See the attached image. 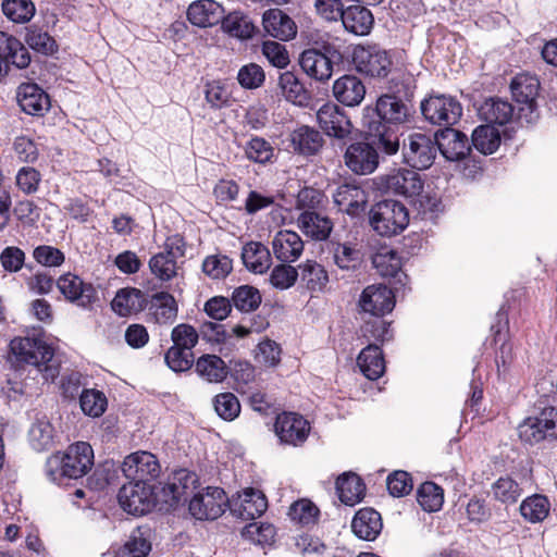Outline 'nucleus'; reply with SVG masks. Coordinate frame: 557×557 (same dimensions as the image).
Returning a JSON list of instances; mask_svg holds the SVG:
<instances>
[{"mask_svg":"<svg viewBox=\"0 0 557 557\" xmlns=\"http://www.w3.org/2000/svg\"><path fill=\"white\" fill-rule=\"evenodd\" d=\"M417 500L423 510L437 511L444 503L443 488L433 482H424L417 491Z\"/></svg>","mask_w":557,"mask_h":557,"instance_id":"nucleus-50","label":"nucleus"},{"mask_svg":"<svg viewBox=\"0 0 557 557\" xmlns=\"http://www.w3.org/2000/svg\"><path fill=\"white\" fill-rule=\"evenodd\" d=\"M149 320L159 325L172 324L178 314V305L168 292H158L147 300Z\"/></svg>","mask_w":557,"mask_h":557,"instance_id":"nucleus-24","label":"nucleus"},{"mask_svg":"<svg viewBox=\"0 0 557 557\" xmlns=\"http://www.w3.org/2000/svg\"><path fill=\"white\" fill-rule=\"evenodd\" d=\"M94 465V450L86 442H77L69 446L63 454L50 456L45 472L50 481L61 484L63 479H81Z\"/></svg>","mask_w":557,"mask_h":557,"instance_id":"nucleus-2","label":"nucleus"},{"mask_svg":"<svg viewBox=\"0 0 557 557\" xmlns=\"http://www.w3.org/2000/svg\"><path fill=\"white\" fill-rule=\"evenodd\" d=\"M262 54L267 58L270 64L277 69H284L290 62L289 54L285 46L276 41H264L262 44Z\"/></svg>","mask_w":557,"mask_h":557,"instance_id":"nucleus-64","label":"nucleus"},{"mask_svg":"<svg viewBox=\"0 0 557 557\" xmlns=\"http://www.w3.org/2000/svg\"><path fill=\"white\" fill-rule=\"evenodd\" d=\"M120 506L134 516H143L154 505L152 488L148 483L131 481L124 484L117 494Z\"/></svg>","mask_w":557,"mask_h":557,"instance_id":"nucleus-12","label":"nucleus"},{"mask_svg":"<svg viewBox=\"0 0 557 557\" xmlns=\"http://www.w3.org/2000/svg\"><path fill=\"white\" fill-rule=\"evenodd\" d=\"M53 441V426L45 419H39L33 423L29 430V442L35 450L41 451L48 449Z\"/></svg>","mask_w":557,"mask_h":557,"instance_id":"nucleus-56","label":"nucleus"},{"mask_svg":"<svg viewBox=\"0 0 557 557\" xmlns=\"http://www.w3.org/2000/svg\"><path fill=\"white\" fill-rule=\"evenodd\" d=\"M336 492L342 503L354 506L362 500L366 485L356 473L345 472L337 478Z\"/></svg>","mask_w":557,"mask_h":557,"instance_id":"nucleus-39","label":"nucleus"},{"mask_svg":"<svg viewBox=\"0 0 557 557\" xmlns=\"http://www.w3.org/2000/svg\"><path fill=\"white\" fill-rule=\"evenodd\" d=\"M317 121L325 135L345 139L351 134L352 124L345 111L332 102L324 103L317 111Z\"/></svg>","mask_w":557,"mask_h":557,"instance_id":"nucleus-16","label":"nucleus"},{"mask_svg":"<svg viewBox=\"0 0 557 557\" xmlns=\"http://www.w3.org/2000/svg\"><path fill=\"white\" fill-rule=\"evenodd\" d=\"M345 29L358 36L370 33L374 24L372 12L362 5H350L344 10L341 17Z\"/></svg>","mask_w":557,"mask_h":557,"instance_id":"nucleus-35","label":"nucleus"},{"mask_svg":"<svg viewBox=\"0 0 557 557\" xmlns=\"http://www.w3.org/2000/svg\"><path fill=\"white\" fill-rule=\"evenodd\" d=\"M379 188L386 194L413 197L422 191L423 181L413 170L395 169L379 177Z\"/></svg>","mask_w":557,"mask_h":557,"instance_id":"nucleus-11","label":"nucleus"},{"mask_svg":"<svg viewBox=\"0 0 557 557\" xmlns=\"http://www.w3.org/2000/svg\"><path fill=\"white\" fill-rule=\"evenodd\" d=\"M472 144L480 152L491 154L499 147L500 134L492 125L478 126L472 133Z\"/></svg>","mask_w":557,"mask_h":557,"instance_id":"nucleus-49","label":"nucleus"},{"mask_svg":"<svg viewBox=\"0 0 557 557\" xmlns=\"http://www.w3.org/2000/svg\"><path fill=\"white\" fill-rule=\"evenodd\" d=\"M434 137L436 145H438L437 151H441L448 161L462 160L471 150L468 137L455 128L445 127L436 132Z\"/></svg>","mask_w":557,"mask_h":557,"instance_id":"nucleus-22","label":"nucleus"},{"mask_svg":"<svg viewBox=\"0 0 557 557\" xmlns=\"http://www.w3.org/2000/svg\"><path fill=\"white\" fill-rule=\"evenodd\" d=\"M297 223L301 232L314 240H325L333 228L332 221L317 211H302Z\"/></svg>","mask_w":557,"mask_h":557,"instance_id":"nucleus-36","label":"nucleus"},{"mask_svg":"<svg viewBox=\"0 0 557 557\" xmlns=\"http://www.w3.org/2000/svg\"><path fill=\"white\" fill-rule=\"evenodd\" d=\"M521 493L522 488L510 476H502L492 485L494 498L503 504H515Z\"/></svg>","mask_w":557,"mask_h":557,"instance_id":"nucleus-52","label":"nucleus"},{"mask_svg":"<svg viewBox=\"0 0 557 557\" xmlns=\"http://www.w3.org/2000/svg\"><path fill=\"white\" fill-rule=\"evenodd\" d=\"M79 405L85 414L97 418L106 411L108 400L98 389H84L79 397Z\"/></svg>","mask_w":557,"mask_h":557,"instance_id":"nucleus-53","label":"nucleus"},{"mask_svg":"<svg viewBox=\"0 0 557 557\" xmlns=\"http://www.w3.org/2000/svg\"><path fill=\"white\" fill-rule=\"evenodd\" d=\"M274 430L282 443L298 446L307 440L310 425L298 413L283 412L276 417Z\"/></svg>","mask_w":557,"mask_h":557,"instance_id":"nucleus-17","label":"nucleus"},{"mask_svg":"<svg viewBox=\"0 0 557 557\" xmlns=\"http://www.w3.org/2000/svg\"><path fill=\"white\" fill-rule=\"evenodd\" d=\"M332 94L341 104L355 108L363 101L367 88L362 79L357 75L344 74L334 81Z\"/></svg>","mask_w":557,"mask_h":557,"instance_id":"nucleus-21","label":"nucleus"},{"mask_svg":"<svg viewBox=\"0 0 557 557\" xmlns=\"http://www.w3.org/2000/svg\"><path fill=\"white\" fill-rule=\"evenodd\" d=\"M272 248L280 261L294 262L304 251V242L296 232L284 230L274 236Z\"/></svg>","mask_w":557,"mask_h":557,"instance_id":"nucleus-30","label":"nucleus"},{"mask_svg":"<svg viewBox=\"0 0 557 557\" xmlns=\"http://www.w3.org/2000/svg\"><path fill=\"white\" fill-rule=\"evenodd\" d=\"M289 141L293 150L305 157L317 154L324 145L321 133L308 125L295 128L289 135Z\"/></svg>","mask_w":557,"mask_h":557,"instance_id":"nucleus-29","label":"nucleus"},{"mask_svg":"<svg viewBox=\"0 0 557 557\" xmlns=\"http://www.w3.org/2000/svg\"><path fill=\"white\" fill-rule=\"evenodd\" d=\"M232 301L236 309L243 312L256 310L261 304L259 290L249 285H243L233 292Z\"/></svg>","mask_w":557,"mask_h":557,"instance_id":"nucleus-55","label":"nucleus"},{"mask_svg":"<svg viewBox=\"0 0 557 557\" xmlns=\"http://www.w3.org/2000/svg\"><path fill=\"white\" fill-rule=\"evenodd\" d=\"M351 62L357 73L371 79H385L393 70L391 51L379 45H356L351 51Z\"/></svg>","mask_w":557,"mask_h":557,"instance_id":"nucleus-5","label":"nucleus"},{"mask_svg":"<svg viewBox=\"0 0 557 557\" xmlns=\"http://www.w3.org/2000/svg\"><path fill=\"white\" fill-rule=\"evenodd\" d=\"M299 269L301 281L309 290L320 292L326 286L329 282L327 272L318 262L307 260L299 265Z\"/></svg>","mask_w":557,"mask_h":557,"instance_id":"nucleus-47","label":"nucleus"},{"mask_svg":"<svg viewBox=\"0 0 557 557\" xmlns=\"http://www.w3.org/2000/svg\"><path fill=\"white\" fill-rule=\"evenodd\" d=\"M228 505L233 515L243 520H255L261 517L268 508V499L265 495L252 487H247L238 493Z\"/></svg>","mask_w":557,"mask_h":557,"instance_id":"nucleus-18","label":"nucleus"},{"mask_svg":"<svg viewBox=\"0 0 557 557\" xmlns=\"http://www.w3.org/2000/svg\"><path fill=\"white\" fill-rule=\"evenodd\" d=\"M3 14L14 23H26L35 14V5L30 0H4Z\"/></svg>","mask_w":557,"mask_h":557,"instance_id":"nucleus-51","label":"nucleus"},{"mask_svg":"<svg viewBox=\"0 0 557 557\" xmlns=\"http://www.w3.org/2000/svg\"><path fill=\"white\" fill-rule=\"evenodd\" d=\"M16 99L21 109L29 114L41 116L50 108L49 96L34 83H24L17 88Z\"/></svg>","mask_w":557,"mask_h":557,"instance_id":"nucleus-25","label":"nucleus"},{"mask_svg":"<svg viewBox=\"0 0 557 557\" xmlns=\"http://www.w3.org/2000/svg\"><path fill=\"white\" fill-rule=\"evenodd\" d=\"M55 284L65 299L78 307L90 308L98 300L95 286L71 272L61 275Z\"/></svg>","mask_w":557,"mask_h":557,"instance_id":"nucleus-14","label":"nucleus"},{"mask_svg":"<svg viewBox=\"0 0 557 557\" xmlns=\"http://www.w3.org/2000/svg\"><path fill=\"white\" fill-rule=\"evenodd\" d=\"M392 92L381 95L373 109L374 116L368 122L399 127L410 121L411 108L407 101L412 97L414 79L410 74H401L389 82Z\"/></svg>","mask_w":557,"mask_h":557,"instance_id":"nucleus-1","label":"nucleus"},{"mask_svg":"<svg viewBox=\"0 0 557 557\" xmlns=\"http://www.w3.org/2000/svg\"><path fill=\"white\" fill-rule=\"evenodd\" d=\"M329 250L333 255L334 263L342 270L356 269L361 260L360 251L350 243L331 240Z\"/></svg>","mask_w":557,"mask_h":557,"instance_id":"nucleus-44","label":"nucleus"},{"mask_svg":"<svg viewBox=\"0 0 557 557\" xmlns=\"http://www.w3.org/2000/svg\"><path fill=\"white\" fill-rule=\"evenodd\" d=\"M301 70L311 78L326 82L333 73V62L317 49H307L299 57Z\"/></svg>","mask_w":557,"mask_h":557,"instance_id":"nucleus-28","label":"nucleus"},{"mask_svg":"<svg viewBox=\"0 0 557 557\" xmlns=\"http://www.w3.org/2000/svg\"><path fill=\"white\" fill-rule=\"evenodd\" d=\"M30 55L24 45L14 36L0 32V75L7 74L10 65L25 69Z\"/></svg>","mask_w":557,"mask_h":557,"instance_id":"nucleus-23","label":"nucleus"},{"mask_svg":"<svg viewBox=\"0 0 557 557\" xmlns=\"http://www.w3.org/2000/svg\"><path fill=\"white\" fill-rule=\"evenodd\" d=\"M151 550V543L137 530L121 546L114 557H146Z\"/></svg>","mask_w":557,"mask_h":557,"instance_id":"nucleus-57","label":"nucleus"},{"mask_svg":"<svg viewBox=\"0 0 557 557\" xmlns=\"http://www.w3.org/2000/svg\"><path fill=\"white\" fill-rule=\"evenodd\" d=\"M227 505L228 498L223 488L208 486L191 497L188 510L197 520H215L224 513Z\"/></svg>","mask_w":557,"mask_h":557,"instance_id":"nucleus-10","label":"nucleus"},{"mask_svg":"<svg viewBox=\"0 0 557 557\" xmlns=\"http://www.w3.org/2000/svg\"><path fill=\"white\" fill-rule=\"evenodd\" d=\"M550 504L544 495L527 497L520 505L521 516L531 523L543 521L549 513Z\"/></svg>","mask_w":557,"mask_h":557,"instance_id":"nucleus-46","label":"nucleus"},{"mask_svg":"<svg viewBox=\"0 0 557 557\" xmlns=\"http://www.w3.org/2000/svg\"><path fill=\"white\" fill-rule=\"evenodd\" d=\"M10 351L16 361L36 367L46 381H53L59 374L58 367L50 363L53 348L40 336L14 337L10 343Z\"/></svg>","mask_w":557,"mask_h":557,"instance_id":"nucleus-3","label":"nucleus"},{"mask_svg":"<svg viewBox=\"0 0 557 557\" xmlns=\"http://www.w3.org/2000/svg\"><path fill=\"white\" fill-rule=\"evenodd\" d=\"M198 479L196 473L186 469H180L173 473L170 481L163 486V493L170 497L166 502L171 505L185 500L196 487Z\"/></svg>","mask_w":557,"mask_h":557,"instance_id":"nucleus-34","label":"nucleus"},{"mask_svg":"<svg viewBox=\"0 0 557 557\" xmlns=\"http://www.w3.org/2000/svg\"><path fill=\"white\" fill-rule=\"evenodd\" d=\"M242 260L249 271L262 274L271 265V253L263 244L249 242L243 247Z\"/></svg>","mask_w":557,"mask_h":557,"instance_id":"nucleus-42","label":"nucleus"},{"mask_svg":"<svg viewBox=\"0 0 557 557\" xmlns=\"http://www.w3.org/2000/svg\"><path fill=\"white\" fill-rule=\"evenodd\" d=\"M334 203L338 210L351 216H357L364 211L368 202L366 191L354 184H342L333 194Z\"/></svg>","mask_w":557,"mask_h":557,"instance_id":"nucleus-26","label":"nucleus"},{"mask_svg":"<svg viewBox=\"0 0 557 557\" xmlns=\"http://www.w3.org/2000/svg\"><path fill=\"white\" fill-rule=\"evenodd\" d=\"M262 24L269 36L283 41L293 39L297 34L295 22L278 9L265 11L262 16Z\"/></svg>","mask_w":557,"mask_h":557,"instance_id":"nucleus-27","label":"nucleus"},{"mask_svg":"<svg viewBox=\"0 0 557 557\" xmlns=\"http://www.w3.org/2000/svg\"><path fill=\"white\" fill-rule=\"evenodd\" d=\"M383 528L381 515L373 508L359 509L352 521V532L361 540L373 541Z\"/></svg>","mask_w":557,"mask_h":557,"instance_id":"nucleus-32","label":"nucleus"},{"mask_svg":"<svg viewBox=\"0 0 557 557\" xmlns=\"http://www.w3.org/2000/svg\"><path fill=\"white\" fill-rule=\"evenodd\" d=\"M360 331L361 337L364 338L368 344H383L393 337L391 324L383 320L382 317H372L367 320Z\"/></svg>","mask_w":557,"mask_h":557,"instance_id":"nucleus-48","label":"nucleus"},{"mask_svg":"<svg viewBox=\"0 0 557 557\" xmlns=\"http://www.w3.org/2000/svg\"><path fill=\"white\" fill-rule=\"evenodd\" d=\"M369 223L373 231L381 236H396L408 226L409 212L406 206L399 201L383 200L371 208Z\"/></svg>","mask_w":557,"mask_h":557,"instance_id":"nucleus-4","label":"nucleus"},{"mask_svg":"<svg viewBox=\"0 0 557 557\" xmlns=\"http://www.w3.org/2000/svg\"><path fill=\"white\" fill-rule=\"evenodd\" d=\"M233 270V261L225 255L208 256L202 262V272L212 280H222Z\"/></svg>","mask_w":557,"mask_h":557,"instance_id":"nucleus-58","label":"nucleus"},{"mask_svg":"<svg viewBox=\"0 0 557 557\" xmlns=\"http://www.w3.org/2000/svg\"><path fill=\"white\" fill-rule=\"evenodd\" d=\"M196 371L209 382H222L227 375L225 362L215 355L201 356L196 361Z\"/></svg>","mask_w":557,"mask_h":557,"instance_id":"nucleus-45","label":"nucleus"},{"mask_svg":"<svg viewBox=\"0 0 557 557\" xmlns=\"http://www.w3.org/2000/svg\"><path fill=\"white\" fill-rule=\"evenodd\" d=\"M372 265L383 277L394 278L397 283L404 284L407 275L401 271V258L389 248L382 247L372 256Z\"/></svg>","mask_w":557,"mask_h":557,"instance_id":"nucleus-31","label":"nucleus"},{"mask_svg":"<svg viewBox=\"0 0 557 557\" xmlns=\"http://www.w3.org/2000/svg\"><path fill=\"white\" fill-rule=\"evenodd\" d=\"M319 513L318 507L309 499L295 502L288 511L290 519L304 527L315 524Z\"/></svg>","mask_w":557,"mask_h":557,"instance_id":"nucleus-54","label":"nucleus"},{"mask_svg":"<svg viewBox=\"0 0 557 557\" xmlns=\"http://www.w3.org/2000/svg\"><path fill=\"white\" fill-rule=\"evenodd\" d=\"M172 346L191 350L198 344L199 334L197 330L187 323H181L173 327L171 332Z\"/></svg>","mask_w":557,"mask_h":557,"instance_id":"nucleus-61","label":"nucleus"},{"mask_svg":"<svg viewBox=\"0 0 557 557\" xmlns=\"http://www.w3.org/2000/svg\"><path fill=\"white\" fill-rule=\"evenodd\" d=\"M164 360L171 370L175 372H184L193 367L195 356L191 350L171 346L165 352Z\"/></svg>","mask_w":557,"mask_h":557,"instance_id":"nucleus-60","label":"nucleus"},{"mask_svg":"<svg viewBox=\"0 0 557 557\" xmlns=\"http://www.w3.org/2000/svg\"><path fill=\"white\" fill-rule=\"evenodd\" d=\"M367 127L374 139L376 150L380 149L387 156L398 152L400 147L398 127L380 124L379 122H368Z\"/></svg>","mask_w":557,"mask_h":557,"instance_id":"nucleus-38","label":"nucleus"},{"mask_svg":"<svg viewBox=\"0 0 557 557\" xmlns=\"http://www.w3.org/2000/svg\"><path fill=\"white\" fill-rule=\"evenodd\" d=\"M344 160L350 171L367 175L373 173L379 166V152L371 144L358 141L347 147Z\"/></svg>","mask_w":557,"mask_h":557,"instance_id":"nucleus-20","label":"nucleus"},{"mask_svg":"<svg viewBox=\"0 0 557 557\" xmlns=\"http://www.w3.org/2000/svg\"><path fill=\"white\" fill-rule=\"evenodd\" d=\"M274 149L269 141L261 137L251 138L245 147L247 158L257 163H265L273 157Z\"/></svg>","mask_w":557,"mask_h":557,"instance_id":"nucleus-62","label":"nucleus"},{"mask_svg":"<svg viewBox=\"0 0 557 557\" xmlns=\"http://www.w3.org/2000/svg\"><path fill=\"white\" fill-rule=\"evenodd\" d=\"M25 40L32 49L44 54L52 53L55 50L54 39L47 32L39 28H29Z\"/></svg>","mask_w":557,"mask_h":557,"instance_id":"nucleus-63","label":"nucleus"},{"mask_svg":"<svg viewBox=\"0 0 557 557\" xmlns=\"http://www.w3.org/2000/svg\"><path fill=\"white\" fill-rule=\"evenodd\" d=\"M436 139L423 133H411L404 140L401 153L404 162L411 169L426 170L437 156Z\"/></svg>","mask_w":557,"mask_h":557,"instance_id":"nucleus-6","label":"nucleus"},{"mask_svg":"<svg viewBox=\"0 0 557 557\" xmlns=\"http://www.w3.org/2000/svg\"><path fill=\"white\" fill-rule=\"evenodd\" d=\"M479 115L488 125H505L512 120L513 107L506 100L490 98L481 104Z\"/></svg>","mask_w":557,"mask_h":557,"instance_id":"nucleus-40","label":"nucleus"},{"mask_svg":"<svg viewBox=\"0 0 557 557\" xmlns=\"http://www.w3.org/2000/svg\"><path fill=\"white\" fill-rule=\"evenodd\" d=\"M163 248L150 258L149 269L158 280L168 282L177 275V259L185 256L186 243L183 236L174 234L165 239Z\"/></svg>","mask_w":557,"mask_h":557,"instance_id":"nucleus-7","label":"nucleus"},{"mask_svg":"<svg viewBox=\"0 0 557 557\" xmlns=\"http://www.w3.org/2000/svg\"><path fill=\"white\" fill-rule=\"evenodd\" d=\"M357 366L369 380H377L385 371V361L380 345L368 344L357 357Z\"/></svg>","mask_w":557,"mask_h":557,"instance_id":"nucleus-37","label":"nucleus"},{"mask_svg":"<svg viewBox=\"0 0 557 557\" xmlns=\"http://www.w3.org/2000/svg\"><path fill=\"white\" fill-rule=\"evenodd\" d=\"M359 306L366 313L372 317H383L395 307V296L391 288L383 284L367 286L359 298Z\"/></svg>","mask_w":557,"mask_h":557,"instance_id":"nucleus-19","label":"nucleus"},{"mask_svg":"<svg viewBox=\"0 0 557 557\" xmlns=\"http://www.w3.org/2000/svg\"><path fill=\"white\" fill-rule=\"evenodd\" d=\"M278 86L286 100L294 104L304 107L309 103V91L293 72L282 73L278 77Z\"/></svg>","mask_w":557,"mask_h":557,"instance_id":"nucleus-43","label":"nucleus"},{"mask_svg":"<svg viewBox=\"0 0 557 557\" xmlns=\"http://www.w3.org/2000/svg\"><path fill=\"white\" fill-rule=\"evenodd\" d=\"M539 88V79L530 74H518L511 81L510 90L512 98L517 103L522 104L519 109V113L521 116H524L527 122H532L537 117L536 97Z\"/></svg>","mask_w":557,"mask_h":557,"instance_id":"nucleus-13","label":"nucleus"},{"mask_svg":"<svg viewBox=\"0 0 557 557\" xmlns=\"http://www.w3.org/2000/svg\"><path fill=\"white\" fill-rule=\"evenodd\" d=\"M222 17L223 9L214 0L195 1L187 10L188 21L199 27L215 25L222 20Z\"/></svg>","mask_w":557,"mask_h":557,"instance_id":"nucleus-33","label":"nucleus"},{"mask_svg":"<svg viewBox=\"0 0 557 557\" xmlns=\"http://www.w3.org/2000/svg\"><path fill=\"white\" fill-rule=\"evenodd\" d=\"M111 306L119 315L126 317L145 309L147 298L137 288H123L116 293Z\"/></svg>","mask_w":557,"mask_h":557,"instance_id":"nucleus-41","label":"nucleus"},{"mask_svg":"<svg viewBox=\"0 0 557 557\" xmlns=\"http://www.w3.org/2000/svg\"><path fill=\"white\" fill-rule=\"evenodd\" d=\"M518 434L522 442L530 445L557 438V409L545 407L537 416L524 419L518 426Z\"/></svg>","mask_w":557,"mask_h":557,"instance_id":"nucleus-9","label":"nucleus"},{"mask_svg":"<svg viewBox=\"0 0 557 557\" xmlns=\"http://www.w3.org/2000/svg\"><path fill=\"white\" fill-rule=\"evenodd\" d=\"M122 471L126 478L134 482L148 483L159 476L161 467L153 454L140 450L124 459Z\"/></svg>","mask_w":557,"mask_h":557,"instance_id":"nucleus-15","label":"nucleus"},{"mask_svg":"<svg viewBox=\"0 0 557 557\" xmlns=\"http://www.w3.org/2000/svg\"><path fill=\"white\" fill-rule=\"evenodd\" d=\"M420 110L429 123L445 127L456 124L462 115L460 102L447 95H430L421 101Z\"/></svg>","mask_w":557,"mask_h":557,"instance_id":"nucleus-8","label":"nucleus"},{"mask_svg":"<svg viewBox=\"0 0 557 557\" xmlns=\"http://www.w3.org/2000/svg\"><path fill=\"white\" fill-rule=\"evenodd\" d=\"M214 410L225 421H233L240 413L238 398L230 392L218 394L213 399Z\"/></svg>","mask_w":557,"mask_h":557,"instance_id":"nucleus-59","label":"nucleus"}]
</instances>
